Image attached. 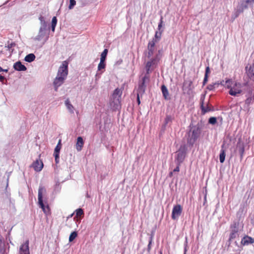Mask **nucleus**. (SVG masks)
<instances>
[{"label": "nucleus", "mask_w": 254, "mask_h": 254, "mask_svg": "<svg viewBox=\"0 0 254 254\" xmlns=\"http://www.w3.org/2000/svg\"><path fill=\"white\" fill-rule=\"evenodd\" d=\"M203 125L202 121L194 123L191 121L186 130L185 137L187 139V144L190 149L195 143L198 140L202 133Z\"/></svg>", "instance_id": "nucleus-1"}, {"label": "nucleus", "mask_w": 254, "mask_h": 254, "mask_svg": "<svg viewBox=\"0 0 254 254\" xmlns=\"http://www.w3.org/2000/svg\"><path fill=\"white\" fill-rule=\"evenodd\" d=\"M162 50H159L154 57L148 58L145 66V73L150 74L151 72L158 66L162 58Z\"/></svg>", "instance_id": "nucleus-2"}, {"label": "nucleus", "mask_w": 254, "mask_h": 254, "mask_svg": "<svg viewBox=\"0 0 254 254\" xmlns=\"http://www.w3.org/2000/svg\"><path fill=\"white\" fill-rule=\"evenodd\" d=\"M45 191L44 187L40 186L38 189V204L43 212L48 215L50 213V208L47 200H43V192Z\"/></svg>", "instance_id": "nucleus-3"}, {"label": "nucleus", "mask_w": 254, "mask_h": 254, "mask_svg": "<svg viewBox=\"0 0 254 254\" xmlns=\"http://www.w3.org/2000/svg\"><path fill=\"white\" fill-rule=\"evenodd\" d=\"M189 145L187 143L181 144L176 151L175 157V162L183 163L187 157Z\"/></svg>", "instance_id": "nucleus-4"}, {"label": "nucleus", "mask_w": 254, "mask_h": 254, "mask_svg": "<svg viewBox=\"0 0 254 254\" xmlns=\"http://www.w3.org/2000/svg\"><path fill=\"white\" fill-rule=\"evenodd\" d=\"M248 82H246L242 84L239 82H235L233 84V87L229 91V94L233 96H237L238 94L242 92L241 88L243 86H247Z\"/></svg>", "instance_id": "nucleus-5"}, {"label": "nucleus", "mask_w": 254, "mask_h": 254, "mask_svg": "<svg viewBox=\"0 0 254 254\" xmlns=\"http://www.w3.org/2000/svg\"><path fill=\"white\" fill-rule=\"evenodd\" d=\"M150 81V74L145 73L144 75L142 77L141 80L138 83V87L137 89V92L141 94V97L145 93L146 88V82H149Z\"/></svg>", "instance_id": "nucleus-6"}, {"label": "nucleus", "mask_w": 254, "mask_h": 254, "mask_svg": "<svg viewBox=\"0 0 254 254\" xmlns=\"http://www.w3.org/2000/svg\"><path fill=\"white\" fill-rule=\"evenodd\" d=\"M254 3V0H243L241 3L237 7L236 17L238 16L240 13H242L245 9H247L249 6H252Z\"/></svg>", "instance_id": "nucleus-7"}, {"label": "nucleus", "mask_w": 254, "mask_h": 254, "mask_svg": "<svg viewBox=\"0 0 254 254\" xmlns=\"http://www.w3.org/2000/svg\"><path fill=\"white\" fill-rule=\"evenodd\" d=\"M68 63L66 61H64L59 68L57 75L66 78L68 72Z\"/></svg>", "instance_id": "nucleus-8"}, {"label": "nucleus", "mask_w": 254, "mask_h": 254, "mask_svg": "<svg viewBox=\"0 0 254 254\" xmlns=\"http://www.w3.org/2000/svg\"><path fill=\"white\" fill-rule=\"evenodd\" d=\"M183 211V207L180 204H176L173 206L172 209L171 218L173 220H177L181 215Z\"/></svg>", "instance_id": "nucleus-9"}, {"label": "nucleus", "mask_w": 254, "mask_h": 254, "mask_svg": "<svg viewBox=\"0 0 254 254\" xmlns=\"http://www.w3.org/2000/svg\"><path fill=\"white\" fill-rule=\"evenodd\" d=\"M109 104L113 111L119 110L121 109V100L119 98H111Z\"/></svg>", "instance_id": "nucleus-10"}, {"label": "nucleus", "mask_w": 254, "mask_h": 254, "mask_svg": "<svg viewBox=\"0 0 254 254\" xmlns=\"http://www.w3.org/2000/svg\"><path fill=\"white\" fill-rule=\"evenodd\" d=\"M246 73L249 79L254 81V63L249 66L245 67Z\"/></svg>", "instance_id": "nucleus-11"}, {"label": "nucleus", "mask_w": 254, "mask_h": 254, "mask_svg": "<svg viewBox=\"0 0 254 254\" xmlns=\"http://www.w3.org/2000/svg\"><path fill=\"white\" fill-rule=\"evenodd\" d=\"M29 245V240H26L25 242L20 246L19 254H30Z\"/></svg>", "instance_id": "nucleus-12"}, {"label": "nucleus", "mask_w": 254, "mask_h": 254, "mask_svg": "<svg viewBox=\"0 0 254 254\" xmlns=\"http://www.w3.org/2000/svg\"><path fill=\"white\" fill-rule=\"evenodd\" d=\"M31 167L33 168L34 170L39 172L41 171L44 167V164L42 160L40 159H37L34 161L31 165Z\"/></svg>", "instance_id": "nucleus-13"}, {"label": "nucleus", "mask_w": 254, "mask_h": 254, "mask_svg": "<svg viewBox=\"0 0 254 254\" xmlns=\"http://www.w3.org/2000/svg\"><path fill=\"white\" fill-rule=\"evenodd\" d=\"M236 149L238 151L240 154V161L243 160L244 154L245 150V145L243 142H241L239 140L236 144Z\"/></svg>", "instance_id": "nucleus-14"}, {"label": "nucleus", "mask_w": 254, "mask_h": 254, "mask_svg": "<svg viewBox=\"0 0 254 254\" xmlns=\"http://www.w3.org/2000/svg\"><path fill=\"white\" fill-rule=\"evenodd\" d=\"M66 78L57 75L53 82V85L55 91H57L59 87L64 82Z\"/></svg>", "instance_id": "nucleus-15"}, {"label": "nucleus", "mask_w": 254, "mask_h": 254, "mask_svg": "<svg viewBox=\"0 0 254 254\" xmlns=\"http://www.w3.org/2000/svg\"><path fill=\"white\" fill-rule=\"evenodd\" d=\"M13 68L17 71H25L27 70L26 66L20 61H18L14 63Z\"/></svg>", "instance_id": "nucleus-16"}, {"label": "nucleus", "mask_w": 254, "mask_h": 254, "mask_svg": "<svg viewBox=\"0 0 254 254\" xmlns=\"http://www.w3.org/2000/svg\"><path fill=\"white\" fill-rule=\"evenodd\" d=\"M254 243V238L249 236L248 235H245L241 240V245L243 246L249 245L250 244H252Z\"/></svg>", "instance_id": "nucleus-17"}, {"label": "nucleus", "mask_w": 254, "mask_h": 254, "mask_svg": "<svg viewBox=\"0 0 254 254\" xmlns=\"http://www.w3.org/2000/svg\"><path fill=\"white\" fill-rule=\"evenodd\" d=\"M192 81L190 80H185L184 82V90L187 91V94L190 95L192 91Z\"/></svg>", "instance_id": "nucleus-18"}, {"label": "nucleus", "mask_w": 254, "mask_h": 254, "mask_svg": "<svg viewBox=\"0 0 254 254\" xmlns=\"http://www.w3.org/2000/svg\"><path fill=\"white\" fill-rule=\"evenodd\" d=\"M39 19L40 21L41 26L39 29L40 31L46 32L47 27V23L45 20L44 17L42 15H40L39 17Z\"/></svg>", "instance_id": "nucleus-19"}, {"label": "nucleus", "mask_w": 254, "mask_h": 254, "mask_svg": "<svg viewBox=\"0 0 254 254\" xmlns=\"http://www.w3.org/2000/svg\"><path fill=\"white\" fill-rule=\"evenodd\" d=\"M84 145V141L82 136H78L76 143V148L78 151H80L82 150Z\"/></svg>", "instance_id": "nucleus-20"}, {"label": "nucleus", "mask_w": 254, "mask_h": 254, "mask_svg": "<svg viewBox=\"0 0 254 254\" xmlns=\"http://www.w3.org/2000/svg\"><path fill=\"white\" fill-rule=\"evenodd\" d=\"M224 144H222L221 145V149L220 151V153L219 155V161L221 163H223L225 160L226 157V150L224 148Z\"/></svg>", "instance_id": "nucleus-21"}, {"label": "nucleus", "mask_w": 254, "mask_h": 254, "mask_svg": "<svg viewBox=\"0 0 254 254\" xmlns=\"http://www.w3.org/2000/svg\"><path fill=\"white\" fill-rule=\"evenodd\" d=\"M200 108L201 110V114L203 115H205L208 112H213L215 110L214 108H211V109L208 108V106H205L204 104L200 105Z\"/></svg>", "instance_id": "nucleus-22"}, {"label": "nucleus", "mask_w": 254, "mask_h": 254, "mask_svg": "<svg viewBox=\"0 0 254 254\" xmlns=\"http://www.w3.org/2000/svg\"><path fill=\"white\" fill-rule=\"evenodd\" d=\"M56 184L54 187L53 193H58L61 191L62 186L60 185V180L58 178H55Z\"/></svg>", "instance_id": "nucleus-23"}, {"label": "nucleus", "mask_w": 254, "mask_h": 254, "mask_svg": "<svg viewBox=\"0 0 254 254\" xmlns=\"http://www.w3.org/2000/svg\"><path fill=\"white\" fill-rule=\"evenodd\" d=\"M62 140L59 139L58 144L54 149V152L53 155H59L60 156V151L62 148Z\"/></svg>", "instance_id": "nucleus-24"}, {"label": "nucleus", "mask_w": 254, "mask_h": 254, "mask_svg": "<svg viewBox=\"0 0 254 254\" xmlns=\"http://www.w3.org/2000/svg\"><path fill=\"white\" fill-rule=\"evenodd\" d=\"M122 95V91L119 88H116L113 91L111 98H117V96H118V98L121 99V96Z\"/></svg>", "instance_id": "nucleus-25"}, {"label": "nucleus", "mask_w": 254, "mask_h": 254, "mask_svg": "<svg viewBox=\"0 0 254 254\" xmlns=\"http://www.w3.org/2000/svg\"><path fill=\"white\" fill-rule=\"evenodd\" d=\"M36 59V56L33 53H30L27 54L24 58V61L30 63L34 61H35Z\"/></svg>", "instance_id": "nucleus-26"}, {"label": "nucleus", "mask_w": 254, "mask_h": 254, "mask_svg": "<svg viewBox=\"0 0 254 254\" xmlns=\"http://www.w3.org/2000/svg\"><path fill=\"white\" fill-rule=\"evenodd\" d=\"M244 207L241 206L237 212L236 216L238 219L237 221H239V222L242 221V218L244 217Z\"/></svg>", "instance_id": "nucleus-27"}, {"label": "nucleus", "mask_w": 254, "mask_h": 254, "mask_svg": "<svg viewBox=\"0 0 254 254\" xmlns=\"http://www.w3.org/2000/svg\"><path fill=\"white\" fill-rule=\"evenodd\" d=\"M161 90L163 96L164 97V99L166 100L168 99V96H169V92L167 88V87L164 85L163 84L161 86Z\"/></svg>", "instance_id": "nucleus-28"}, {"label": "nucleus", "mask_w": 254, "mask_h": 254, "mask_svg": "<svg viewBox=\"0 0 254 254\" xmlns=\"http://www.w3.org/2000/svg\"><path fill=\"white\" fill-rule=\"evenodd\" d=\"M64 104L67 108V109L68 110L69 112L70 113H73V106L71 104L70 101L68 98H67L64 102Z\"/></svg>", "instance_id": "nucleus-29"}, {"label": "nucleus", "mask_w": 254, "mask_h": 254, "mask_svg": "<svg viewBox=\"0 0 254 254\" xmlns=\"http://www.w3.org/2000/svg\"><path fill=\"white\" fill-rule=\"evenodd\" d=\"M219 87V83L217 81L214 83H212L211 84H208L207 87L206 89L208 90L209 91H213L214 89L216 88Z\"/></svg>", "instance_id": "nucleus-30"}, {"label": "nucleus", "mask_w": 254, "mask_h": 254, "mask_svg": "<svg viewBox=\"0 0 254 254\" xmlns=\"http://www.w3.org/2000/svg\"><path fill=\"white\" fill-rule=\"evenodd\" d=\"M57 22H58V19H57V17L56 16H54L52 19L51 26V30L53 32H55V28H56Z\"/></svg>", "instance_id": "nucleus-31"}, {"label": "nucleus", "mask_w": 254, "mask_h": 254, "mask_svg": "<svg viewBox=\"0 0 254 254\" xmlns=\"http://www.w3.org/2000/svg\"><path fill=\"white\" fill-rule=\"evenodd\" d=\"M45 34H46V32H44V31H40L39 30V33H38V34L37 35V36H36L35 38H34V40H36V41H41V39L44 37V36L45 35Z\"/></svg>", "instance_id": "nucleus-32"}, {"label": "nucleus", "mask_w": 254, "mask_h": 254, "mask_svg": "<svg viewBox=\"0 0 254 254\" xmlns=\"http://www.w3.org/2000/svg\"><path fill=\"white\" fill-rule=\"evenodd\" d=\"M78 234L76 231H72L69 235L68 241L69 242H72L77 237Z\"/></svg>", "instance_id": "nucleus-33"}, {"label": "nucleus", "mask_w": 254, "mask_h": 254, "mask_svg": "<svg viewBox=\"0 0 254 254\" xmlns=\"http://www.w3.org/2000/svg\"><path fill=\"white\" fill-rule=\"evenodd\" d=\"M163 18L162 16H161L160 19L159 20V22L158 23V28L157 29L159 31H161L163 32L164 29L162 28L163 26L164 25V21H163Z\"/></svg>", "instance_id": "nucleus-34"}, {"label": "nucleus", "mask_w": 254, "mask_h": 254, "mask_svg": "<svg viewBox=\"0 0 254 254\" xmlns=\"http://www.w3.org/2000/svg\"><path fill=\"white\" fill-rule=\"evenodd\" d=\"M106 65V61L100 60V63L98 65V70L100 71L102 69H104Z\"/></svg>", "instance_id": "nucleus-35"}, {"label": "nucleus", "mask_w": 254, "mask_h": 254, "mask_svg": "<svg viewBox=\"0 0 254 254\" xmlns=\"http://www.w3.org/2000/svg\"><path fill=\"white\" fill-rule=\"evenodd\" d=\"M108 53V49H105L101 54L100 60L105 61L106 60L107 56Z\"/></svg>", "instance_id": "nucleus-36"}, {"label": "nucleus", "mask_w": 254, "mask_h": 254, "mask_svg": "<svg viewBox=\"0 0 254 254\" xmlns=\"http://www.w3.org/2000/svg\"><path fill=\"white\" fill-rule=\"evenodd\" d=\"M225 87L230 90L233 87V81L231 79H227L225 82Z\"/></svg>", "instance_id": "nucleus-37"}, {"label": "nucleus", "mask_w": 254, "mask_h": 254, "mask_svg": "<svg viewBox=\"0 0 254 254\" xmlns=\"http://www.w3.org/2000/svg\"><path fill=\"white\" fill-rule=\"evenodd\" d=\"M16 44L14 42H11L10 43H8L7 46H5V48H7V50L12 54L13 52L14 49L13 47H15Z\"/></svg>", "instance_id": "nucleus-38"}, {"label": "nucleus", "mask_w": 254, "mask_h": 254, "mask_svg": "<svg viewBox=\"0 0 254 254\" xmlns=\"http://www.w3.org/2000/svg\"><path fill=\"white\" fill-rule=\"evenodd\" d=\"M147 55H146L147 58H150L154 54L155 48L147 47Z\"/></svg>", "instance_id": "nucleus-39"}, {"label": "nucleus", "mask_w": 254, "mask_h": 254, "mask_svg": "<svg viewBox=\"0 0 254 254\" xmlns=\"http://www.w3.org/2000/svg\"><path fill=\"white\" fill-rule=\"evenodd\" d=\"M208 124L211 125H215L217 123V118L215 117H211L208 119Z\"/></svg>", "instance_id": "nucleus-40"}, {"label": "nucleus", "mask_w": 254, "mask_h": 254, "mask_svg": "<svg viewBox=\"0 0 254 254\" xmlns=\"http://www.w3.org/2000/svg\"><path fill=\"white\" fill-rule=\"evenodd\" d=\"M240 222L239 221L234 220L233 221L232 224L230 225V229H239V225Z\"/></svg>", "instance_id": "nucleus-41"}, {"label": "nucleus", "mask_w": 254, "mask_h": 254, "mask_svg": "<svg viewBox=\"0 0 254 254\" xmlns=\"http://www.w3.org/2000/svg\"><path fill=\"white\" fill-rule=\"evenodd\" d=\"M69 5L68 8L69 9H72L76 5V2L75 0H69Z\"/></svg>", "instance_id": "nucleus-42"}, {"label": "nucleus", "mask_w": 254, "mask_h": 254, "mask_svg": "<svg viewBox=\"0 0 254 254\" xmlns=\"http://www.w3.org/2000/svg\"><path fill=\"white\" fill-rule=\"evenodd\" d=\"M162 33L163 32H162V31H156L154 37H155V39H157V40H158L159 41L161 38V36H162Z\"/></svg>", "instance_id": "nucleus-43"}, {"label": "nucleus", "mask_w": 254, "mask_h": 254, "mask_svg": "<svg viewBox=\"0 0 254 254\" xmlns=\"http://www.w3.org/2000/svg\"><path fill=\"white\" fill-rule=\"evenodd\" d=\"M206 93H207V92L205 91V92L204 93L201 94L200 98V105L204 104V100H205Z\"/></svg>", "instance_id": "nucleus-44"}, {"label": "nucleus", "mask_w": 254, "mask_h": 254, "mask_svg": "<svg viewBox=\"0 0 254 254\" xmlns=\"http://www.w3.org/2000/svg\"><path fill=\"white\" fill-rule=\"evenodd\" d=\"M75 213L76 216H80L83 214L84 211L82 209L78 208L75 210Z\"/></svg>", "instance_id": "nucleus-45"}, {"label": "nucleus", "mask_w": 254, "mask_h": 254, "mask_svg": "<svg viewBox=\"0 0 254 254\" xmlns=\"http://www.w3.org/2000/svg\"><path fill=\"white\" fill-rule=\"evenodd\" d=\"M253 98L252 97H248L245 101V104L247 105V107L250 106V105L252 104V101L253 100Z\"/></svg>", "instance_id": "nucleus-46"}, {"label": "nucleus", "mask_w": 254, "mask_h": 254, "mask_svg": "<svg viewBox=\"0 0 254 254\" xmlns=\"http://www.w3.org/2000/svg\"><path fill=\"white\" fill-rule=\"evenodd\" d=\"M239 236L238 234L230 233L229 238V241H231Z\"/></svg>", "instance_id": "nucleus-47"}, {"label": "nucleus", "mask_w": 254, "mask_h": 254, "mask_svg": "<svg viewBox=\"0 0 254 254\" xmlns=\"http://www.w3.org/2000/svg\"><path fill=\"white\" fill-rule=\"evenodd\" d=\"M188 237L186 236L185 237V241L184 244V251L187 252L188 251Z\"/></svg>", "instance_id": "nucleus-48"}, {"label": "nucleus", "mask_w": 254, "mask_h": 254, "mask_svg": "<svg viewBox=\"0 0 254 254\" xmlns=\"http://www.w3.org/2000/svg\"><path fill=\"white\" fill-rule=\"evenodd\" d=\"M176 164V168L173 170V172H178L180 171V167L182 163L179 162H175Z\"/></svg>", "instance_id": "nucleus-49"}, {"label": "nucleus", "mask_w": 254, "mask_h": 254, "mask_svg": "<svg viewBox=\"0 0 254 254\" xmlns=\"http://www.w3.org/2000/svg\"><path fill=\"white\" fill-rule=\"evenodd\" d=\"M155 229H152L151 231V233L150 234V236L149 238V240L153 241V238L155 235Z\"/></svg>", "instance_id": "nucleus-50"}, {"label": "nucleus", "mask_w": 254, "mask_h": 254, "mask_svg": "<svg viewBox=\"0 0 254 254\" xmlns=\"http://www.w3.org/2000/svg\"><path fill=\"white\" fill-rule=\"evenodd\" d=\"M172 121V117L170 115H166V118L165 119L164 122L165 123V125H167L169 122Z\"/></svg>", "instance_id": "nucleus-51"}, {"label": "nucleus", "mask_w": 254, "mask_h": 254, "mask_svg": "<svg viewBox=\"0 0 254 254\" xmlns=\"http://www.w3.org/2000/svg\"><path fill=\"white\" fill-rule=\"evenodd\" d=\"M152 243H153V241H151V240L148 241V244L147 245V251L148 253H150V252L151 251Z\"/></svg>", "instance_id": "nucleus-52"}, {"label": "nucleus", "mask_w": 254, "mask_h": 254, "mask_svg": "<svg viewBox=\"0 0 254 254\" xmlns=\"http://www.w3.org/2000/svg\"><path fill=\"white\" fill-rule=\"evenodd\" d=\"M210 68L209 65H208L205 68L204 75L209 76V74H210Z\"/></svg>", "instance_id": "nucleus-53"}, {"label": "nucleus", "mask_w": 254, "mask_h": 254, "mask_svg": "<svg viewBox=\"0 0 254 254\" xmlns=\"http://www.w3.org/2000/svg\"><path fill=\"white\" fill-rule=\"evenodd\" d=\"M5 252V249L4 247V245H2V243H0V253L4 254Z\"/></svg>", "instance_id": "nucleus-54"}, {"label": "nucleus", "mask_w": 254, "mask_h": 254, "mask_svg": "<svg viewBox=\"0 0 254 254\" xmlns=\"http://www.w3.org/2000/svg\"><path fill=\"white\" fill-rule=\"evenodd\" d=\"M208 76H204L203 80L202 81V86H204L208 82Z\"/></svg>", "instance_id": "nucleus-55"}, {"label": "nucleus", "mask_w": 254, "mask_h": 254, "mask_svg": "<svg viewBox=\"0 0 254 254\" xmlns=\"http://www.w3.org/2000/svg\"><path fill=\"white\" fill-rule=\"evenodd\" d=\"M141 97V94H139V92H137L136 94V101L137 103V104L139 105L140 104L141 101L140 98Z\"/></svg>", "instance_id": "nucleus-56"}, {"label": "nucleus", "mask_w": 254, "mask_h": 254, "mask_svg": "<svg viewBox=\"0 0 254 254\" xmlns=\"http://www.w3.org/2000/svg\"><path fill=\"white\" fill-rule=\"evenodd\" d=\"M155 43L154 41H151V40L149 41L147 47H154L155 48Z\"/></svg>", "instance_id": "nucleus-57"}, {"label": "nucleus", "mask_w": 254, "mask_h": 254, "mask_svg": "<svg viewBox=\"0 0 254 254\" xmlns=\"http://www.w3.org/2000/svg\"><path fill=\"white\" fill-rule=\"evenodd\" d=\"M54 156L55 157V160L56 164H58L60 162V156L54 155Z\"/></svg>", "instance_id": "nucleus-58"}, {"label": "nucleus", "mask_w": 254, "mask_h": 254, "mask_svg": "<svg viewBox=\"0 0 254 254\" xmlns=\"http://www.w3.org/2000/svg\"><path fill=\"white\" fill-rule=\"evenodd\" d=\"M217 82L219 83V86L220 85H221V86L225 87V81H224L223 80H222L221 81H218Z\"/></svg>", "instance_id": "nucleus-59"}, {"label": "nucleus", "mask_w": 254, "mask_h": 254, "mask_svg": "<svg viewBox=\"0 0 254 254\" xmlns=\"http://www.w3.org/2000/svg\"><path fill=\"white\" fill-rule=\"evenodd\" d=\"M231 229L230 233L238 234L239 229Z\"/></svg>", "instance_id": "nucleus-60"}, {"label": "nucleus", "mask_w": 254, "mask_h": 254, "mask_svg": "<svg viewBox=\"0 0 254 254\" xmlns=\"http://www.w3.org/2000/svg\"><path fill=\"white\" fill-rule=\"evenodd\" d=\"M10 174V173H9L8 174V176H7V180H6V181H7L6 186V188L8 187V180H9V177Z\"/></svg>", "instance_id": "nucleus-61"}, {"label": "nucleus", "mask_w": 254, "mask_h": 254, "mask_svg": "<svg viewBox=\"0 0 254 254\" xmlns=\"http://www.w3.org/2000/svg\"><path fill=\"white\" fill-rule=\"evenodd\" d=\"M151 41H154V43H157V42H159V41H158V40H157V39H155V37H153V38H152V39Z\"/></svg>", "instance_id": "nucleus-62"}, {"label": "nucleus", "mask_w": 254, "mask_h": 254, "mask_svg": "<svg viewBox=\"0 0 254 254\" xmlns=\"http://www.w3.org/2000/svg\"><path fill=\"white\" fill-rule=\"evenodd\" d=\"M4 79H5V77L4 76H3L2 75H0V81H2Z\"/></svg>", "instance_id": "nucleus-63"}, {"label": "nucleus", "mask_w": 254, "mask_h": 254, "mask_svg": "<svg viewBox=\"0 0 254 254\" xmlns=\"http://www.w3.org/2000/svg\"><path fill=\"white\" fill-rule=\"evenodd\" d=\"M173 172H169V177H172L173 176Z\"/></svg>", "instance_id": "nucleus-64"}]
</instances>
